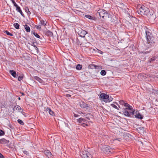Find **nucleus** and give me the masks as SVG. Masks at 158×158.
Segmentation results:
<instances>
[{
  "instance_id": "1",
  "label": "nucleus",
  "mask_w": 158,
  "mask_h": 158,
  "mask_svg": "<svg viewBox=\"0 0 158 158\" xmlns=\"http://www.w3.org/2000/svg\"><path fill=\"white\" fill-rule=\"evenodd\" d=\"M146 37L147 42V46L148 47H150L152 45H154L155 40L152 34L148 31H145Z\"/></svg>"
},
{
  "instance_id": "2",
  "label": "nucleus",
  "mask_w": 158,
  "mask_h": 158,
  "mask_svg": "<svg viewBox=\"0 0 158 158\" xmlns=\"http://www.w3.org/2000/svg\"><path fill=\"white\" fill-rule=\"evenodd\" d=\"M97 15H98L100 17H102L103 19L104 18L110 17V16H111L105 10L103 9L99 10L97 12Z\"/></svg>"
},
{
  "instance_id": "3",
  "label": "nucleus",
  "mask_w": 158,
  "mask_h": 158,
  "mask_svg": "<svg viewBox=\"0 0 158 158\" xmlns=\"http://www.w3.org/2000/svg\"><path fill=\"white\" fill-rule=\"evenodd\" d=\"M149 9L144 6H143L140 7L138 10L137 12L138 13L141 15H145L147 14V13L148 12Z\"/></svg>"
},
{
  "instance_id": "4",
  "label": "nucleus",
  "mask_w": 158,
  "mask_h": 158,
  "mask_svg": "<svg viewBox=\"0 0 158 158\" xmlns=\"http://www.w3.org/2000/svg\"><path fill=\"white\" fill-rule=\"evenodd\" d=\"M102 150V151L105 154H110L113 152V149L111 148L109 146L105 145L103 146Z\"/></svg>"
},
{
  "instance_id": "5",
  "label": "nucleus",
  "mask_w": 158,
  "mask_h": 158,
  "mask_svg": "<svg viewBox=\"0 0 158 158\" xmlns=\"http://www.w3.org/2000/svg\"><path fill=\"white\" fill-rule=\"evenodd\" d=\"M80 155L82 158H93L92 155L86 151L81 152Z\"/></svg>"
},
{
  "instance_id": "6",
  "label": "nucleus",
  "mask_w": 158,
  "mask_h": 158,
  "mask_svg": "<svg viewBox=\"0 0 158 158\" xmlns=\"http://www.w3.org/2000/svg\"><path fill=\"white\" fill-rule=\"evenodd\" d=\"M77 121L80 124V125H81L84 127L88 126V125L85 123L86 121L85 119L80 118L77 119Z\"/></svg>"
},
{
  "instance_id": "7",
  "label": "nucleus",
  "mask_w": 158,
  "mask_h": 158,
  "mask_svg": "<svg viewBox=\"0 0 158 158\" xmlns=\"http://www.w3.org/2000/svg\"><path fill=\"white\" fill-rule=\"evenodd\" d=\"M99 98L101 100H102V101L107 102V99L109 98V95L104 93H102L100 94Z\"/></svg>"
},
{
  "instance_id": "8",
  "label": "nucleus",
  "mask_w": 158,
  "mask_h": 158,
  "mask_svg": "<svg viewBox=\"0 0 158 158\" xmlns=\"http://www.w3.org/2000/svg\"><path fill=\"white\" fill-rule=\"evenodd\" d=\"M134 111L131 110L129 111L127 110V109H124L123 114L125 115L128 117H131L134 114Z\"/></svg>"
},
{
  "instance_id": "9",
  "label": "nucleus",
  "mask_w": 158,
  "mask_h": 158,
  "mask_svg": "<svg viewBox=\"0 0 158 158\" xmlns=\"http://www.w3.org/2000/svg\"><path fill=\"white\" fill-rule=\"evenodd\" d=\"M88 33V32L86 31L81 29L78 32L79 35L82 37H85V35Z\"/></svg>"
},
{
  "instance_id": "10",
  "label": "nucleus",
  "mask_w": 158,
  "mask_h": 158,
  "mask_svg": "<svg viewBox=\"0 0 158 158\" xmlns=\"http://www.w3.org/2000/svg\"><path fill=\"white\" fill-rule=\"evenodd\" d=\"M88 68L89 69H96L99 70H100L101 69H102L101 67L99 66L95 65L93 64H89V66Z\"/></svg>"
},
{
  "instance_id": "11",
  "label": "nucleus",
  "mask_w": 158,
  "mask_h": 158,
  "mask_svg": "<svg viewBox=\"0 0 158 158\" xmlns=\"http://www.w3.org/2000/svg\"><path fill=\"white\" fill-rule=\"evenodd\" d=\"M44 111L46 112L48 111L49 114L52 116H55V114L54 113V112L52 110H51L49 108H44Z\"/></svg>"
},
{
  "instance_id": "12",
  "label": "nucleus",
  "mask_w": 158,
  "mask_h": 158,
  "mask_svg": "<svg viewBox=\"0 0 158 158\" xmlns=\"http://www.w3.org/2000/svg\"><path fill=\"white\" fill-rule=\"evenodd\" d=\"M9 141L4 138H3L0 139V143L1 144H7L9 143Z\"/></svg>"
},
{
  "instance_id": "13",
  "label": "nucleus",
  "mask_w": 158,
  "mask_h": 158,
  "mask_svg": "<svg viewBox=\"0 0 158 158\" xmlns=\"http://www.w3.org/2000/svg\"><path fill=\"white\" fill-rule=\"evenodd\" d=\"M156 17L155 15H153L152 16L151 15H148V18L149 19V20L150 21L152 22L154 21Z\"/></svg>"
},
{
  "instance_id": "14",
  "label": "nucleus",
  "mask_w": 158,
  "mask_h": 158,
  "mask_svg": "<svg viewBox=\"0 0 158 158\" xmlns=\"http://www.w3.org/2000/svg\"><path fill=\"white\" fill-rule=\"evenodd\" d=\"M44 153L49 158L51 157L52 155L51 152L48 150H45L44 151Z\"/></svg>"
},
{
  "instance_id": "15",
  "label": "nucleus",
  "mask_w": 158,
  "mask_h": 158,
  "mask_svg": "<svg viewBox=\"0 0 158 158\" xmlns=\"http://www.w3.org/2000/svg\"><path fill=\"white\" fill-rule=\"evenodd\" d=\"M9 73L11 74L14 77H17L18 76L17 75L16 72L13 70H10Z\"/></svg>"
},
{
  "instance_id": "16",
  "label": "nucleus",
  "mask_w": 158,
  "mask_h": 158,
  "mask_svg": "<svg viewBox=\"0 0 158 158\" xmlns=\"http://www.w3.org/2000/svg\"><path fill=\"white\" fill-rule=\"evenodd\" d=\"M80 106L82 108L87 107L88 106V105L85 103L84 102L82 101L80 103Z\"/></svg>"
},
{
  "instance_id": "17",
  "label": "nucleus",
  "mask_w": 158,
  "mask_h": 158,
  "mask_svg": "<svg viewBox=\"0 0 158 158\" xmlns=\"http://www.w3.org/2000/svg\"><path fill=\"white\" fill-rule=\"evenodd\" d=\"M13 110L14 111H15V110H17L19 112H20V110H22L19 106L17 105L14 106V107L13 108Z\"/></svg>"
},
{
  "instance_id": "18",
  "label": "nucleus",
  "mask_w": 158,
  "mask_h": 158,
  "mask_svg": "<svg viewBox=\"0 0 158 158\" xmlns=\"http://www.w3.org/2000/svg\"><path fill=\"white\" fill-rule=\"evenodd\" d=\"M15 7H16V10L20 13L23 16V14L21 10L20 9V8L17 5H16V6H15Z\"/></svg>"
},
{
  "instance_id": "19",
  "label": "nucleus",
  "mask_w": 158,
  "mask_h": 158,
  "mask_svg": "<svg viewBox=\"0 0 158 158\" xmlns=\"http://www.w3.org/2000/svg\"><path fill=\"white\" fill-rule=\"evenodd\" d=\"M134 116L135 118L140 119H142L143 117V116L139 113H137L136 114L134 115Z\"/></svg>"
},
{
  "instance_id": "20",
  "label": "nucleus",
  "mask_w": 158,
  "mask_h": 158,
  "mask_svg": "<svg viewBox=\"0 0 158 158\" xmlns=\"http://www.w3.org/2000/svg\"><path fill=\"white\" fill-rule=\"evenodd\" d=\"M155 15L154 14V12L152 11V10H148V12L147 13V14H146L145 15H147L148 17V15H151L152 16V15Z\"/></svg>"
},
{
  "instance_id": "21",
  "label": "nucleus",
  "mask_w": 158,
  "mask_h": 158,
  "mask_svg": "<svg viewBox=\"0 0 158 158\" xmlns=\"http://www.w3.org/2000/svg\"><path fill=\"white\" fill-rule=\"evenodd\" d=\"M34 78L40 83H42L43 82V81L41 78L37 76H34Z\"/></svg>"
},
{
  "instance_id": "22",
  "label": "nucleus",
  "mask_w": 158,
  "mask_h": 158,
  "mask_svg": "<svg viewBox=\"0 0 158 158\" xmlns=\"http://www.w3.org/2000/svg\"><path fill=\"white\" fill-rule=\"evenodd\" d=\"M137 129L140 133H143L144 131V128L142 127H138Z\"/></svg>"
},
{
  "instance_id": "23",
  "label": "nucleus",
  "mask_w": 158,
  "mask_h": 158,
  "mask_svg": "<svg viewBox=\"0 0 158 158\" xmlns=\"http://www.w3.org/2000/svg\"><path fill=\"white\" fill-rule=\"evenodd\" d=\"M24 27L26 31L27 32H30V27L27 25H25L24 26Z\"/></svg>"
},
{
  "instance_id": "24",
  "label": "nucleus",
  "mask_w": 158,
  "mask_h": 158,
  "mask_svg": "<svg viewBox=\"0 0 158 158\" xmlns=\"http://www.w3.org/2000/svg\"><path fill=\"white\" fill-rule=\"evenodd\" d=\"M40 23L42 25L45 26L47 22L46 20H44L42 19H40Z\"/></svg>"
},
{
  "instance_id": "25",
  "label": "nucleus",
  "mask_w": 158,
  "mask_h": 158,
  "mask_svg": "<svg viewBox=\"0 0 158 158\" xmlns=\"http://www.w3.org/2000/svg\"><path fill=\"white\" fill-rule=\"evenodd\" d=\"M82 67V66L80 64H78L76 67V69L78 70H80Z\"/></svg>"
},
{
  "instance_id": "26",
  "label": "nucleus",
  "mask_w": 158,
  "mask_h": 158,
  "mask_svg": "<svg viewBox=\"0 0 158 158\" xmlns=\"http://www.w3.org/2000/svg\"><path fill=\"white\" fill-rule=\"evenodd\" d=\"M14 26L15 28L17 29H19V25L18 23H15L14 24Z\"/></svg>"
},
{
  "instance_id": "27",
  "label": "nucleus",
  "mask_w": 158,
  "mask_h": 158,
  "mask_svg": "<svg viewBox=\"0 0 158 158\" xmlns=\"http://www.w3.org/2000/svg\"><path fill=\"white\" fill-rule=\"evenodd\" d=\"M106 72L105 70H102L101 71V74L102 76H104L106 74Z\"/></svg>"
},
{
  "instance_id": "28",
  "label": "nucleus",
  "mask_w": 158,
  "mask_h": 158,
  "mask_svg": "<svg viewBox=\"0 0 158 158\" xmlns=\"http://www.w3.org/2000/svg\"><path fill=\"white\" fill-rule=\"evenodd\" d=\"M85 17L86 18H87L88 19H93V17L91 16H90L89 15H85Z\"/></svg>"
},
{
  "instance_id": "29",
  "label": "nucleus",
  "mask_w": 158,
  "mask_h": 158,
  "mask_svg": "<svg viewBox=\"0 0 158 158\" xmlns=\"http://www.w3.org/2000/svg\"><path fill=\"white\" fill-rule=\"evenodd\" d=\"M125 109H127V110H133L132 107L130 106H129L128 107L125 108Z\"/></svg>"
},
{
  "instance_id": "30",
  "label": "nucleus",
  "mask_w": 158,
  "mask_h": 158,
  "mask_svg": "<svg viewBox=\"0 0 158 158\" xmlns=\"http://www.w3.org/2000/svg\"><path fill=\"white\" fill-rule=\"evenodd\" d=\"M47 34L49 36H52L53 35L52 32L49 31H47Z\"/></svg>"
},
{
  "instance_id": "31",
  "label": "nucleus",
  "mask_w": 158,
  "mask_h": 158,
  "mask_svg": "<svg viewBox=\"0 0 158 158\" xmlns=\"http://www.w3.org/2000/svg\"><path fill=\"white\" fill-rule=\"evenodd\" d=\"M17 121L20 124L22 125H24V123L20 119H18L17 120Z\"/></svg>"
},
{
  "instance_id": "32",
  "label": "nucleus",
  "mask_w": 158,
  "mask_h": 158,
  "mask_svg": "<svg viewBox=\"0 0 158 158\" xmlns=\"http://www.w3.org/2000/svg\"><path fill=\"white\" fill-rule=\"evenodd\" d=\"M33 34L37 38H40V36L37 33H35V32H34Z\"/></svg>"
},
{
  "instance_id": "33",
  "label": "nucleus",
  "mask_w": 158,
  "mask_h": 158,
  "mask_svg": "<svg viewBox=\"0 0 158 158\" xmlns=\"http://www.w3.org/2000/svg\"><path fill=\"white\" fill-rule=\"evenodd\" d=\"M5 33H6V34L7 35H10V36H12V35H13V34H12V33H10L8 31H5Z\"/></svg>"
},
{
  "instance_id": "34",
  "label": "nucleus",
  "mask_w": 158,
  "mask_h": 158,
  "mask_svg": "<svg viewBox=\"0 0 158 158\" xmlns=\"http://www.w3.org/2000/svg\"><path fill=\"white\" fill-rule=\"evenodd\" d=\"M31 45L35 48V49L37 51H38V49L36 46V45L35 44L34 42H33L32 44Z\"/></svg>"
},
{
  "instance_id": "35",
  "label": "nucleus",
  "mask_w": 158,
  "mask_h": 158,
  "mask_svg": "<svg viewBox=\"0 0 158 158\" xmlns=\"http://www.w3.org/2000/svg\"><path fill=\"white\" fill-rule=\"evenodd\" d=\"M113 100V98H112L111 97H109V98L107 99V102H110L111 101H112Z\"/></svg>"
},
{
  "instance_id": "36",
  "label": "nucleus",
  "mask_w": 158,
  "mask_h": 158,
  "mask_svg": "<svg viewBox=\"0 0 158 158\" xmlns=\"http://www.w3.org/2000/svg\"><path fill=\"white\" fill-rule=\"evenodd\" d=\"M111 106H112L113 107L117 109L118 110V107L114 104H111Z\"/></svg>"
},
{
  "instance_id": "37",
  "label": "nucleus",
  "mask_w": 158,
  "mask_h": 158,
  "mask_svg": "<svg viewBox=\"0 0 158 158\" xmlns=\"http://www.w3.org/2000/svg\"><path fill=\"white\" fill-rule=\"evenodd\" d=\"M25 10L29 15H30L31 14V12L29 11V10L28 8H26Z\"/></svg>"
},
{
  "instance_id": "38",
  "label": "nucleus",
  "mask_w": 158,
  "mask_h": 158,
  "mask_svg": "<svg viewBox=\"0 0 158 158\" xmlns=\"http://www.w3.org/2000/svg\"><path fill=\"white\" fill-rule=\"evenodd\" d=\"M4 132L2 130H0V136H2L4 135Z\"/></svg>"
},
{
  "instance_id": "39",
  "label": "nucleus",
  "mask_w": 158,
  "mask_h": 158,
  "mask_svg": "<svg viewBox=\"0 0 158 158\" xmlns=\"http://www.w3.org/2000/svg\"><path fill=\"white\" fill-rule=\"evenodd\" d=\"M23 78V76H19L18 77V80L19 81H20Z\"/></svg>"
},
{
  "instance_id": "40",
  "label": "nucleus",
  "mask_w": 158,
  "mask_h": 158,
  "mask_svg": "<svg viewBox=\"0 0 158 158\" xmlns=\"http://www.w3.org/2000/svg\"><path fill=\"white\" fill-rule=\"evenodd\" d=\"M12 1V3L14 4L15 6H16V5H17L16 3H15V1L14 0H11Z\"/></svg>"
},
{
  "instance_id": "41",
  "label": "nucleus",
  "mask_w": 158,
  "mask_h": 158,
  "mask_svg": "<svg viewBox=\"0 0 158 158\" xmlns=\"http://www.w3.org/2000/svg\"><path fill=\"white\" fill-rule=\"evenodd\" d=\"M119 102L120 104L121 105H123L125 104L124 101L123 100H121V101H119Z\"/></svg>"
},
{
  "instance_id": "42",
  "label": "nucleus",
  "mask_w": 158,
  "mask_h": 158,
  "mask_svg": "<svg viewBox=\"0 0 158 158\" xmlns=\"http://www.w3.org/2000/svg\"><path fill=\"white\" fill-rule=\"evenodd\" d=\"M23 152L24 154L26 155H28L29 154L28 152L26 150L23 151Z\"/></svg>"
},
{
  "instance_id": "43",
  "label": "nucleus",
  "mask_w": 158,
  "mask_h": 158,
  "mask_svg": "<svg viewBox=\"0 0 158 158\" xmlns=\"http://www.w3.org/2000/svg\"><path fill=\"white\" fill-rule=\"evenodd\" d=\"M73 115H74V116L75 117H78L79 116V115H78V114H73Z\"/></svg>"
},
{
  "instance_id": "44",
  "label": "nucleus",
  "mask_w": 158,
  "mask_h": 158,
  "mask_svg": "<svg viewBox=\"0 0 158 158\" xmlns=\"http://www.w3.org/2000/svg\"><path fill=\"white\" fill-rule=\"evenodd\" d=\"M124 106H125L127 107H128L130 105L129 104H128L127 103H125Z\"/></svg>"
},
{
  "instance_id": "45",
  "label": "nucleus",
  "mask_w": 158,
  "mask_h": 158,
  "mask_svg": "<svg viewBox=\"0 0 158 158\" xmlns=\"http://www.w3.org/2000/svg\"><path fill=\"white\" fill-rule=\"evenodd\" d=\"M0 158H5L3 155L0 153Z\"/></svg>"
},
{
  "instance_id": "46",
  "label": "nucleus",
  "mask_w": 158,
  "mask_h": 158,
  "mask_svg": "<svg viewBox=\"0 0 158 158\" xmlns=\"http://www.w3.org/2000/svg\"><path fill=\"white\" fill-rule=\"evenodd\" d=\"M22 110V111H21V113H22V114L23 115H24V116H25V113L24 112H23V110Z\"/></svg>"
},
{
  "instance_id": "47",
  "label": "nucleus",
  "mask_w": 158,
  "mask_h": 158,
  "mask_svg": "<svg viewBox=\"0 0 158 158\" xmlns=\"http://www.w3.org/2000/svg\"><path fill=\"white\" fill-rule=\"evenodd\" d=\"M155 59L154 58H151L150 60V62H151L152 61H153Z\"/></svg>"
},
{
  "instance_id": "48",
  "label": "nucleus",
  "mask_w": 158,
  "mask_h": 158,
  "mask_svg": "<svg viewBox=\"0 0 158 158\" xmlns=\"http://www.w3.org/2000/svg\"><path fill=\"white\" fill-rule=\"evenodd\" d=\"M155 93L156 94H158V90H155Z\"/></svg>"
},
{
  "instance_id": "49",
  "label": "nucleus",
  "mask_w": 158,
  "mask_h": 158,
  "mask_svg": "<svg viewBox=\"0 0 158 158\" xmlns=\"http://www.w3.org/2000/svg\"><path fill=\"white\" fill-rule=\"evenodd\" d=\"M40 28V27H39V26H38L37 27V29H39V28Z\"/></svg>"
},
{
  "instance_id": "50",
  "label": "nucleus",
  "mask_w": 158,
  "mask_h": 158,
  "mask_svg": "<svg viewBox=\"0 0 158 158\" xmlns=\"http://www.w3.org/2000/svg\"><path fill=\"white\" fill-rule=\"evenodd\" d=\"M19 100H20V98H19Z\"/></svg>"
},
{
  "instance_id": "51",
  "label": "nucleus",
  "mask_w": 158,
  "mask_h": 158,
  "mask_svg": "<svg viewBox=\"0 0 158 158\" xmlns=\"http://www.w3.org/2000/svg\"><path fill=\"white\" fill-rule=\"evenodd\" d=\"M115 103L116 104H117V105H118V104H117V103H116V102H115Z\"/></svg>"
},
{
  "instance_id": "52",
  "label": "nucleus",
  "mask_w": 158,
  "mask_h": 158,
  "mask_svg": "<svg viewBox=\"0 0 158 158\" xmlns=\"http://www.w3.org/2000/svg\"><path fill=\"white\" fill-rule=\"evenodd\" d=\"M86 118H87L89 119V118H88V117H86Z\"/></svg>"
},
{
  "instance_id": "53",
  "label": "nucleus",
  "mask_w": 158,
  "mask_h": 158,
  "mask_svg": "<svg viewBox=\"0 0 158 158\" xmlns=\"http://www.w3.org/2000/svg\"><path fill=\"white\" fill-rule=\"evenodd\" d=\"M68 95H69V96H70V94H69Z\"/></svg>"
}]
</instances>
